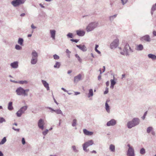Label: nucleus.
I'll list each match as a JSON object with an SVG mask.
<instances>
[{"label":"nucleus","mask_w":156,"mask_h":156,"mask_svg":"<svg viewBox=\"0 0 156 156\" xmlns=\"http://www.w3.org/2000/svg\"><path fill=\"white\" fill-rule=\"evenodd\" d=\"M140 119L138 118H134L132 121L128 122L127 124V126L129 129H131L140 123Z\"/></svg>","instance_id":"nucleus-1"},{"label":"nucleus","mask_w":156,"mask_h":156,"mask_svg":"<svg viewBox=\"0 0 156 156\" xmlns=\"http://www.w3.org/2000/svg\"><path fill=\"white\" fill-rule=\"evenodd\" d=\"M98 25V23L94 22L90 23L87 26L86 30L87 32L91 31L97 28Z\"/></svg>","instance_id":"nucleus-2"},{"label":"nucleus","mask_w":156,"mask_h":156,"mask_svg":"<svg viewBox=\"0 0 156 156\" xmlns=\"http://www.w3.org/2000/svg\"><path fill=\"white\" fill-rule=\"evenodd\" d=\"M31 63L32 65H35L38 61V55L37 53L34 50L32 51L31 54Z\"/></svg>","instance_id":"nucleus-3"},{"label":"nucleus","mask_w":156,"mask_h":156,"mask_svg":"<svg viewBox=\"0 0 156 156\" xmlns=\"http://www.w3.org/2000/svg\"><path fill=\"white\" fill-rule=\"evenodd\" d=\"M130 52H133V51L131 48L129 44H126L125 46L123 51L121 52L120 53L122 55H129Z\"/></svg>","instance_id":"nucleus-4"},{"label":"nucleus","mask_w":156,"mask_h":156,"mask_svg":"<svg viewBox=\"0 0 156 156\" xmlns=\"http://www.w3.org/2000/svg\"><path fill=\"white\" fill-rule=\"evenodd\" d=\"M93 144L94 141L92 140H89L83 144V150L86 152H88L89 151V150L87 149V148Z\"/></svg>","instance_id":"nucleus-5"},{"label":"nucleus","mask_w":156,"mask_h":156,"mask_svg":"<svg viewBox=\"0 0 156 156\" xmlns=\"http://www.w3.org/2000/svg\"><path fill=\"white\" fill-rule=\"evenodd\" d=\"M27 108L28 106L26 105L21 107L16 112L17 116L18 117H21L22 114L24 113L27 110Z\"/></svg>","instance_id":"nucleus-6"},{"label":"nucleus","mask_w":156,"mask_h":156,"mask_svg":"<svg viewBox=\"0 0 156 156\" xmlns=\"http://www.w3.org/2000/svg\"><path fill=\"white\" fill-rule=\"evenodd\" d=\"M16 94L19 96H24V89L21 87L17 88L16 90Z\"/></svg>","instance_id":"nucleus-7"},{"label":"nucleus","mask_w":156,"mask_h":156,"mask_svg":"<svg viewBox=\"0 0 156 156\" xmlns=\"http://www.w3.org/2000/svg\"><path fill=\"white\" fill-rule=\"evenodd\" d=\"M119 43V40L118 38H116L111 44L110 45V48L111 49L115 48L118 46Z\"/></svg>","instance_id":"nucleus-8"},{"label":"nucleus","mask_w":156,"mask_h":156,"mask_svg":"<svg viewBox=\"0 0 156 156\" xmlns=\"http://www.w3.org/2000/svg\"><path fill=\"white\" fill-rule=\"evenodd\" d=\"M47 108L51 110V113H53V112H55L57 114H61L62 115H64L62 111L60 109H57L55 110L54 109L50 107H48Z\"/></svg>","instance_id":"nucleus-9"},{"label":"nucleus","mask_w":156,"mask_h":156,"mask_svg":"<svg viewBox=\"0 0 156 156\" xmlns=\"http://www.w3.org/2000/svg\"><path fill=\"white\" fill-rule=\"evenodd\" d=\"M44 121L43 119H41L39 120L37 123L38 126V127L42 130H43L44 128Z\"/></svg>","instance_id":"nucleus-10"},{"label":"nucleus","mask_w":156,"mask_h":156,"mask_svg":"<svg viewBox=\"0 0 156 156\" xmlns=\"http://www.w3.org/2000/svg\"><path fill=\"white\" fill-rule=\"evenodd\" d=\"M12 5L15 7H17L21 4H22L20 0H13L11 2Z\"/></svg>","instance_id":"nucleus-11"},{"label":"nucleus","mask_w":156,"mask_h":156,"mask_svg":"<svg viewBox=\"0 0 156 156\" xmlns=\"http://www.w3.org/2000/svg\"><path fill=\"white\" fill-rule=\"evenodd\" d=\"M127 155L128 156H135L134 151L132 147L129 148Z\"/></svg>","instance_id":"nucleus-12"},{"label":"nucleus","mask_w":156,"mask_h":156,"mask_svg":"<svg viewBox=\"0 0 156 156\" xmlns=\"http://www.w3.org/2000/svg\"><path fill=\"white\" fill-rule=\"evenodd\" d=\"M140 40L142 41L149 42L151 41V39L149 35H146L141 37Z\"/></svg>","instance_id":"nucleus-13"},{"label":"nucleus","mask_w":156,"mask_h":156,"mask_svg":"<svg viewBox=\"0 0 156 156\" xmlns=\"http://www.w3.org/2000/svg\"><path fill=\"white\" fill-rule=\"evenodd\" d=\"M116 123V121L114 119H112L110 121H108L106 124V125L108 126H114Z\"/></svg>","instance_id":"nucleus-14"},{"label":"nucleus","mask_w":156,"mask_h":156,"mask_svg":"<svg viewBox=\"0 0 156 156\" xmlns=\"http://www.w3.org/2000/svg\"><path fill=\"white\" fill-rule=\"evenodd\" d=\"M76 34L79 36H83L85 33V32L83 30H77L76 31Z\"/></svg>","instance_id":"nucleus-15"},{"label":"nucleus","mask_w":156,"mask_h":156,"mask_svg":"<svg viewBox=\"0 0 156 156\" xmlns=\"http://www.w3.org/2000/svg\"><path fill=\"white\" fill-rule=\"evenodd\" d=\"M76 46L83 51L85 52L87 51V48L84 45H76Z\"/></svg>","instance_id":"nucleus-16"},{"label":"nucleus","mask_w":156,"mask_h":156,"mask_svg":"<svg viewBox=\"0 0 156 156\" xmlns=\"http://www.w3.org/2000/svg\"><path fill=\"white\" fill-rule=\"evenodd\" d=\"M51 37L52 39L55 40L56 34V31L55 30H51L50 31Z\"/></svg>","instance_id":"nucleus-17"},{"label":"nucleus","mask_w":156,"mask_h":156,"mask_svg":"<svg viewBox=\"0 0 156 156\" xmlns=\"http://www.w3.org/2000/svg\"><path fill=\"white\" fill-rule=\"evenodd\" d=\"M41 82L44 87L47 90H50V88L48 83L46 81L43 80H41Z\"/></svg>","instance_id":"nucleus-18"},{"label":"nucleus","mask_w":156,"mask_h":156,"mask_svg":"<svg viewBox=\"0 0 156 156\" xmlns=\"http://www.w3.org/2000/svg\"><path fill=\"white\" fill-rule=\"evenodd\" d=\"M10 66L13 69H16L18 67V62L16 61L12 62L10 64Z\"/></svg>","instance_id":"nucleus-19"},{"label":"nucleus","mask_w":156,"mask_h":156,"mask_svg":"<svg viewBox=\"0 0 156 156\" xmlns=\"http://www.w3.org/2000/svg\"><path fill=\"white\" fill-rule=\"evenodd\" d=\"M81 75L80 74L74 77V81L75 83L81 80Z\"/></svg>","instance_id":"nucleus-20"},{"label":"nucleus","mask_w":156,"mask_h":156,"mask_svg":"<svg viewBox=\"0 0 156 156\" xmlns=\"http://www.w3.org/2000/svg\"><path fill=\"white\" fill-rule=\"evenodd\" d=\"M84 133L86 135L91 136L93 134V132L89 131L86 129H84L83 130Z\"/></svg>","instance_id":"nucleus-21"},{"label":"nucleus","mask_w":156,"mask_h":156,"mask_svg":"<svg viewBox=\"0 0 156 156\" xmlns=\"http://www.w3.org/2000/svg\"><path fill=\"white\" fill-rule=\"evenodd\" d=\"M109 101L107 100L105 103V109L107 112L108 113H109L110 112V106L107 103Z\"/></svg>","instance_id":"nucleus-22"},{"label":"nucleus","mask_w":156,"mask_h":156,"mask_svg":"<svg viewBox=\"0 0 156 156\" xmlns=\"http://www.w3.org/2000/svg\"><path fill=\"white\" fill-rule=\"evenodd\" d=\"M148 57L149 58H151L152 60L156 59V55L152 54H148Z\"/></svg>","instance_id":"nucleus-23"},{"label":"nucleus","mask_w":156,"mask_h":156,"mask_svg":"<svg viewBox=\"0 0 156 156\" xmlns=\"http://www.w3.org/2000/svg\"><path fill=\"white\" fill-rule=\"evenodd\" d=\"M143 48V46L141 44L137 45L136 48V49L137 51H142Z\"/></svg>","instance_id":"nucleus-24"},{"label":"nucleus","mask_w":156,"mask_h":156,"mask_svg":"<svg viewBox=\"0 0 156 156\" xmlns=\"http://www.w3.org/2000/svg\"><path fill=\"white\" fill-rule=\"evenodd\" d=\"M12 105V102L10 101L9 102L8 105V108L9 110L11 111L13 109Z\"/></svg>","instance_id":"nucleus-25"},{"label":"nucleus","mask_w":156,"mask_h":156,"mask_svg":"<svg viewBox=\"0 0 156 156\" xmlns=\"http://www.w3.org/2000/svg\"><path fill=\"white\" fill-rule=\"evenodd\" d=\"M117 14H115L113 16L109 17V20L110 22H112L113 20L116 17Z\"/></svg>","instance_id":"nucleus-26"},{"label":"nucleus","mask_w":156,"mask_h":156,"mask_svg":"<svg viewBox=\"0 0 156 156\" xmlns=\"http://www.w3.org/2000/svg\"><path fill=\"white\" fill-rule=\"evenodd\" d=\"M93 95V92L92 89H90L89 90V92L88 94V97L90 98Z\"/></svg>","instance_id":"nucleus-27"},{"label":"nucleus","mask_w":156,"mask_h":156,"mask_svg":"<svg viewBox=\"0 0 156 156\" xmlns=\"http://www.w3.org/2000/svg\"><path fill=\"white\" fill-rule=\"evenodd\" d=\"M109 149L112 152H115V146L113 144H111L109 147Z\"/></svg>","instance_id":"nucleus-28"},{"label":"nucleus","mask_w":156,"mask_h":156,"mask_svg":"<svg viewBox=\"0 0 156 156\" xmlns=\"http://www.w3.org/2000/svg\"><path fill=\"white\" fill-rule=\"evenodd\" d=\"M23 38H19L18 39V43L21 45H23Z\"/></svg>","instance_id":"nucleus-29"},{"label":"nucleus","mask_w":156,"mask_h":156,"mask_svg":"<svg viewBox=\"0 0 156 156\" xmlns=\"http://www.w3.org/2000/svg\"><path fill=\"white\" fill-rule=\"evenodd\" d=\"M61 66V63L60 62H56L54 66L55 68H59Z\"/></svg>","instance_id":"nucleus-30"},{"label":"nucleus","mask_w":156,"mask_h":156,"mask_svg":"<svg viewBox=\"0 0 156 156\" xmlns=\"http://www.w3.org/2000/svg\"><path fill=\"white\" fill-rule=\"evenodd\" d=\"M6 141V137H4L0 142V145L4 144Z\"/></svg>","instance_id":"nucleus-31"},{"label":"nucleus","mask_w":156,"mask_h":156,"mask_svg":"<svg viewBox=\"0 0 156 156\" xmlns=\"http://www.w3.org/2000/svg\"><path fill=\"white\" fill-rule=\"evenodd\" d=\"M153 130V128L152 127H148L147 129V133H150Z\"/></svg>","instance_id":"nucleus-32"},{"label":"nucleus","mask_w":156,"mask_h":156,"mask_svg":"<svg viewBox=\"0 0 156 156\" xmlns=\"http://www.w3.org/2000/svg\"><path fill=\"white\" fill-rule=\"evenodd\" d=\"M72 148L73 149V150L74 152L77 153L78 152L79 150L76 148V147L75 146V145L73 146L72 147Z\"/></svg>","instance_id":"nucleus-33"},{"label":"nucleus","mask_w":156,"mask_h":156,"mask_svg":"<svg viewBox=\"0 0 156 156\" xmlns=\"http://www.w3.org/2000/svg\"><path fill=\"white\" fill-rule=\"evenodd\" d=\"M146 151L145 149L143 148H142L140 150V153L141 154H144L145 153Z\"/></svg>","instance_id":"nucleus-34"},{"label":"nucleus","mask_w":156,"mask_h":156,"mask_svg":"<svg viewBox=\"0 0 156 156\" xmlns=\"http://www.w3.org/2000/svg\"><path fill=\"white\" fill-rule=\"evenodd\" d=\"M113 79L111 80L110 81L111 82V84L114 86L115 85V84H116V82L114 80V79H115V76L114 75L113 76Z\"/></svg>","instance_id":"nucleus-35"},{"label":"nucleus","mask_w":156,"mask_h":156,"mask_svg":"<svg viewBox=\"0 0 156 156\" xmlns=\"http://www.w3.org/2000/svg\"><path fill=\"white\" fill-rule=\"evenodd\" d=\"M156 6L155 5H153L151 8V13L152 15L153 14V12L156 10Z\"/></svg>","instance_id":"nucleus-36"},{"label":"nucleus","mask_w":156,"mask_h":156,"mask_svg":"<svg viewBox=\"0 0 156 156\" xmlns=\"http://www.w3.org/2000/svg\"><path fill=\"white\" fill-rule=\"evenodd\" d=\"M28 83V82L27 80H21L19 81V83L20 84H27Z\"/></svg>","instance_id":"nucleus-37"},{"label":"nucleus","mask_w":156,"mask_h":156,"mask_svg":"<svg viewBox=\"0 0 156 156\" xmlns=\"http://www.w3.org/2000/svg\"><path fill=\"white\" fill-rule=\"evenodd\" d=\"M77 120L76 119H74L73 120V122L72 124V126L74 127L76 126V124Z\"/></svg>","instance_id":"nucleus-38"},{"label":"nucleus","mask_w":156,"mask_h":156,"mask_svg":"<svg viewBox=\"0 0 156 156\" xmlns=\"http://www.w3.org/2000/svg\"><path fill=\"white\" fill-rule=\"evenodd\" d=\"M15 48L17 50H20L22 49V47L18 44L16 45Z\"/></svg>","instance_id":"nucleus-39"},{"label":"nucleus","mask_w":156,"mask_h":156,"mask_svg":"<svg viewBox=\"0 0 156 156\" xmlns=\"http://www.w3.org/2000/svg\"><path fill=\"white\" fill-rule=\"evenodd\" d=\"M67 36L68 37V38H73V34L70 33H68L67 34Z\"/></svg>","instance_id":"nucleus-40"},{"label":"nucleus","mask_w":156,"mask_h":156,"mask_svg":"<svg viewBox=\"0 0 156 156\" xmlns=\"http://www.w3.org/2000/svg\"><path fill=\"white\" fill-rule=\"evenodd\" d=\"M75 57L77 58V59L79 62H82V59L80 58L79 56L78 55V54H76L75 55Z\"/></svg>","instance_id":"nucleus-41"},{"label":"nucleus","mask_w":156,"mask_h":156,"mask_svg":"<svg viewBox=\"0 0 156 156\" xmlns=\"http://www.w3.org/2000/svg\"><path fill=\"white\" fill-rule=\"evenodd\" d=\"M6 120L3 117H0V124L2 123L3 122H5Z\"/></svg>","instance_id":"nucleus-42"},{"label":"nucleus","mask_w":156,"mask_h":156,"mask_svg":"<svg viewBox=\"0 0 156 156\" xmlns=\"http://www.w3.org/2000/svg\"><path fill=\"white\" fill-rule=\"evenodd\" d=\"M53 57L55 59L58 60L59 58V57L57 55L55 54L53 55Z\"/></svg>","instance_id":"nucleus-43"},{"label":"nucleus","mask_w":156,"mask_h":156,"mask_svg":"<svg viewBox=\"0 0 156 156\" xmlns=\"http://www.w3.org/2000/svg\"><path fill=\"white\" fill-rule=\"evenodd\" d=\"M48 129H46L43 132L42 134L44 135L45 136L48 133Z\"/></svg>","instance_id":"nucleus-44"},{"label":"nucleus","mask_w":156,"mask_h":156,"mask_svg":"<svg viewBox=\"0 0 156 156\" xmlns=\"http://www.w3.org/2000/svg\"><path fill=\"white\" fill-rule=\"evenodd\" d=\"M25 93H24V96H27L28 94L27 93V92H28L29 91V89H27L26 90H24Z\"/></svg>","instance_id":"nucleus-45"},{"label":"nucleus","mask_w":156,"mask_h":156,"mask_svg":"<svg viewBox=\"0 0 156 156\" xmlns=\"http://www.w3.org/2000/svg\"><path fill=\"white\" fill-rule=\"evenodd\" d=\"M147 114V111H146L144 113L143 116L142 117V118L143 120H144L145 118V116Z\"/></svg>","instance_id":"nucleus-46"},{"label":"nucleus","mask_w":156,"mask_h":156,"mask_svg":"<svg viewBox=\"0 0 156 156\" xmlns=\"http://www.w3.org/2000/svg\"><path fill=\"white\" fill-rule=\"evenodd\" d=\"M108 92V88L106 87V88L104 92V94H107Z\"/></svg>","instance_id":"nucleus-47"},{"label":"nucleus","mask_w":156,"mask_h":156,"mask_svg":"<svg viewBox=\"0 0 156 156\" xmlns=\"http://www.w3.org/2000/svg\"><path fill=\"white\" fill-rule=\"evenodd\" d=\"M121 1L123 5L125 4L127 1V0H121Z\"/></svg>","instance_id":"nucleus-48"},{"label":"nucleus","mask_w":156,"mask_h":156,"mask_svg":"<svg viewBox=\"0 0 156 156\" xmlns=\"http://www.w3.org/2000/svg\"><path fill=\"white\" fill-rule=\"evenodd\" d=\"M22 143L24 145L25 144V139L24 138H23L22 140Z\"/></svg>","instance_id":"nucleus-49"},{"label":"nucleus","mask_w":156,"mask_h":156,"mask_svg":"<svg viewBox=\"0 0 156 156\" xmlns=\"http://www.w3.org/2000/svg\"><path fill=\"white\" fill-rule=\"evenodd\" d=\"M12 129L15 131H17V132H19L20 130V129H16L14 127H12Z\"/></svg>","instance_id":"nucleus-50"},{"label":"nucleus","mask_w":156,"mask_h":156,"mask_svg":"<svg viewBox=\"0 0 156 156\" xmlns=\"http://www.w3.org/2000/svg\"><path fill=\"white\" fill-rule=\"evenodd\" d=\"M53 99H54V102L57 105H58V103L56 101V100L55 99V98H54V96L53 95Z\"/></svg>","instance_id":"nucleus-51"},{"label":"nucleus","mask_w":156,"mask_h":156,"mask_svg":"<svg viewBox=\"0 0 156 156\" xmlns=\"http://www.w3.org/2000/svg\"><path fill=\"white\" fill-rule=\"evenodd\" d=\"M31 27L32 29H35L36 28V27L34 26L33 24H32L31 25Z\"/></svg>","instance_id":"nucleus-52"},{"label":"nucleus","mask_w":156,"mask_h":156,"mask_svg":"<svg viewBox=\"0 0 156 156\" xmlns=\"http://www.w3.org/2000/svg\"><path fill=\"white\" fill-rule=\"evenodd\" d=\"M75 95H77L80 94V92H74Z\"/></svg>","instance_id":"nucleus-53"},{"label":"nucleus","mask_w":156,"mask_h":156,"mask_svg":"<svg viewBox=\"0 0 156 156\" xmlns=\"http://www.w3.org/2000/svg\"><path fill=\"white\" fill-rule=\"evenodd\" d=\"M95 51L97 52L98 54H100L101 53V52L98 50L97 49H95Z\"/></svg>","instance_id":"nucleus-54"},{"label":"nucleus","mask_w":156,"mask_h":156,"mask_svg":"<svg viewBox=\"0 0 156 156\" xmlns=\"http://www.w3.org/2000/svg\"><path fill=\"white\" fill-rule=\"evenodd\" d=\"M66 52L67 54H70L71 53V52L68 49L66 50Z\"/></svg>","instance_id":"nucleus-55"},{"label":"nucleus","mask_w":156,"mask_h":156,"mask_svg":"<svg viewBox=\"0 0 156 156\" xmlns=\"http://www.w3.org/2000/svg\"><path fill=\"white\" fill-rule=\"evenodd\" d=\"M61 89L62 90H63L64 91H65V92H68V91L67 90H66L65 88H64L63 87Z\"/></svg>","instance_id":"nucleus-56"},{"label":"nucleus","mask_w":156,"mask_h":156,"mask_svg":"<svg viewBox=\"0 0 156 156\" xmlns=\"http://www.w3.org/2000/svg\"><path fill=\"white\" fill-rule=\"evenodd\" d=\"M151 134L153 135H155V132L153 130L151 132Z\"/></svg>","instance_id":"nucleus-57"},{"label":"nucleus","mask_w":156,"mask_h":156,"mask_svg":"<svg viewBox=\"0 0 156 156\" xmlns=\"http://www.w3.org/2000/svg\"><path fill=\"white\" fill-rule=\"evenodd\" d=\"M101 74L99 75L98 77V79L99 80H100L101 79Z\"/></svg>","instance_id":"nucleus-58"},{"label":"nucleus","mask_w":156,"mask_h":156,"mask_svg":"<svg viewBox=\"0 0 156 156\" xmlns=\"http://www.w3.org/2000/svg\"><path fill=\"white\" fill-rule=\"evenodd\" d=\"M153 34L154 36H156V31H154L153 32Z\"/></svg>","instance_id":"nucleus-59"},{"label":"nucleus","mask_w":156,"mask_h":156,"mask_svg":"<svg viewBox=\"0 0 156 156\" xmlns=\"http://www.w3.org/2000/svg\"><path fill=\"white\" fill-rule=\"evenodd\" d=\"M109 81H107L106 83V84L107 87H108L109 86Z\"/></svg>","instance_id":"nucleus-60"},{"label":"nucleus","mask_w":156,"mask_h":156,"mask_svg":"<svg viewBox=\"0 0 156 156\" xmlns=\"http://www.w3.org/2000/svg\"><path fill=\"white\" fill-rule=\"evenodd\" d=\"M22 4H23L24 3L26 0H20Z\"/></svg>","instance_id":"nucleus-61"},{"label":"nucleus","mask_w":156,"mask_h":156,"mask_svg":"<svg viewBox=\"0 0 156 156\" xmlns=\"http://www.w3.org/2000/svg\"><path fill=\"white\" fill-rule=\"evenodd\" d=\"M25 13H23L20 14V16H25Z\"/></svg>","instance_id":"nucleus-62"},{"label":"nucleus","mask_w":156,"mask_h":156,"mask_svg":"<svg viewBox=\"0 0 156 156\" xmlns=\"http://www.w3.org/2000/svg\"><path fill=\"white\" fill-rule=\"evenodd\" d=\"M3 156V153H2V152L0 151V156Z\"/></svg>","instance_id":"nucleus-63"},{"label":"nucleus","mask_w":156,"mask_h":156,"mask_svg":"<svg viewBox=\"0 0 156 156\" xmlns=\"http://www.w3.org/2000/svg\"><path fill=\"white\" fill-rule=\"evenodd\" d=\"M72 71L71 70H69L67 72V73L68 74H69L70 73H72Z\"/></svg>","instance_id":"nucleus-64"}]
</instances>
